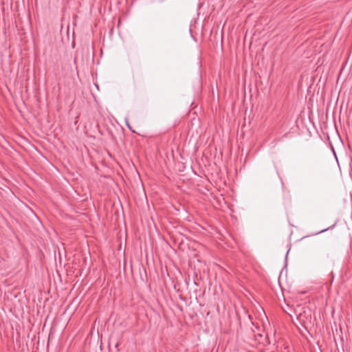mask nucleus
<instances>
[{
  "instance_id": "obj_2",
  "label": "nucleus",
  "mask_w": 352,
  "mask_h": 352,
  "mask_svg": "<svg viewBox=\"0 0 352 352\" xmlns=\"http://www.w3.org/2000/svg\"><path fill=\"white\" fill-rule=\"evenodd\" d=\"M126 124H127V126H128L129 129L130 130H131V128L130 125L129 124V123H126Z\"/></svg>"
},
{
  "instance_id": "obj_1",
  "label": "nucleus",
  "mask_w": 352,
  "mask_h": 352,
  "mask_svg": "<svg viewBox=\"0 0 352 352\" xmlns=\"http://www.w3.org/2000/svg\"><path fill=\"white\" fill-rule=\"evenodd\" d=\"M329 229V228L324 229V230H322L319 231L317 234L322 233V232H324V231H326V230H327Z\"/></svg>"
}]
</instances>
